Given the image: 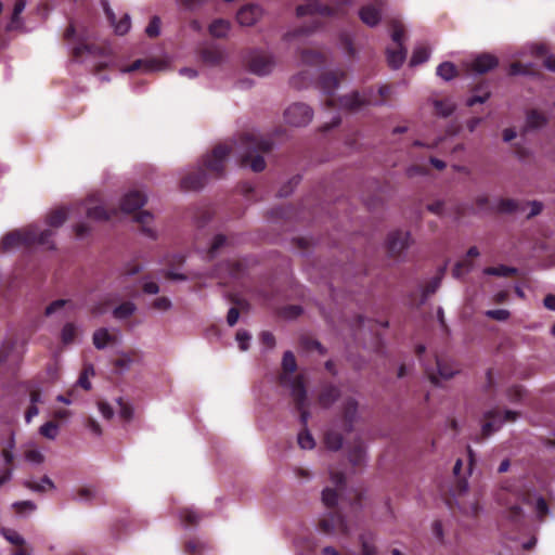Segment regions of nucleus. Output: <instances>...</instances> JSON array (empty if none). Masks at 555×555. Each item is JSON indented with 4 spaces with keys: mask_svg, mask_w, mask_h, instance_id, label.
Listing matches in <instances>:
<instances>
[{
    "mask_svg": "<svg viewBox=\"0 0 555 555\" xmlns=\"http://www.w3.org/2000/svg\"><path fill=\"white\" fill-rule=\"evenodd\" d=\"M34 237L35 236L29 232V229L11 231L3 236L1 247L3 250L18 246L29 247L34 245Z\"/></svg>",
    "mask_w": 555,
    "mask_h": 555,
    "instance_id": "9b49d317",
    "label": "nucleus"
},
{
    "mask_svg": "<svg viewBox=\"0 0 555 555\" xmlns=\"http://www.w3.org/2000/svg\"><path fill=\"white\" fill-rule=\"evenodd\" d=\"M118 405H119V415L120 417L126 421V422H129L132 416H133V409L132 406L125 402L121 398L118 399Z\"/></svg>",
    "mask_w": 555,
    "mask_h": 555,
    "instance_id": "052dcab7",
    "label": "nucleus"
},
{
    "mask_svg": "<svg viewBox=\"0 0 555 555\" xmlns=\"http://www.w3.org/2000/svg\"><path fill=\"white\" fill-rule=\"evenodd\" d=\"M67 219V211L64 208L52 210L48 217L47 222L52 228L61 227Z\"/></svg>",
    "mask_w": 555,
    "mask_h": 555,
    "instance_id": "4c0bfd02",
    "label": "nucleus"
},
{
    "mask_svg": "<svg viewBox=\"0 0 555 555\" xmlns=\"http://www.w3.org/2000/svg\"><path fill=\"white\" fill-rule=\"evenodd\" d=\"M25 7H26L25 0H16V2L14 3V8H13V12H12L10 22L7 25L8 31L18 29L23 26L21 14L25 10Z\"/></svg>",
    "mask_w": 555,
    "mask_h": 555,
    "instance_id": "5701e85b",
    "label": "nucleus"
},
{
    "mask_svg": "<svg viewBox=\"0 0 555 555\" xmlns=\"http://www.w3.org/2000/svg\"><path fill=\"white\" fill-rule=\"evenodd\" d=\"M499 64V60L489 53H482L474 59L470 64V69L477 74H486L493 68H495Z\"/></svg>",
    "mask_w": 555,
    "mask_h": 555,
    "instance_id": "dca6fc26",
    "label": "nucleus"
},
{
    "mask_svg": "<svg viewBox=\"0 0 555 555\" xmlns=\"http://www.w3.org/2000/svg\"><path fill=\"white\" fill-rule=\"evenodd\" d=\"M24 486L31 491L40 492V493L44 492L47 489L54 488L53 481L48 476H43L41 478L40 482L26 480L24 482Z\"/></svg>",
    "mask_w": 555,
    "mask_h": 555,
    "instance_id": "72a5a7b5",
    "label": "nucleus"
},
{
    "mask_svg": "<svg viewBox=\"0 0 555 555\" xmlns=\"http://www.w3.org/2000/svg\"><path fill=\"white\" fill-rule=\"evenodd\" d=\"M340 396V390L338 387L332 385V384H326L322 387L320 393H319V398H318V401H319V404L322 406V408H330L334 402L337 401V399L339 398Z\"/></svg>",
    "mask_w": 555,
    "mask_h": 555,
    "instance_id": "aec40b11",
    "label": "nucleus"
},
{
    "mask_svg": "<svg viewBox=\"0 0 555 555\" xmlns=\"http://www.w3.org/2000/svg\"><path fill=\"white\" fill-rule=\"evenodd\" d=\"M344 438L335 430H327L324 435V443L327 449L338 451L343 447Z\"/></svg>",
    "mask_w": 555,
    "mask_h": 555,
    "instance_id": "c756f323",
    "label": "nucleus"
},
{
    "mask_svg": "<svg viewBox=\"0 0 555 555\" xmlns=\"http://www.w3.org/2000/svg\"><path fill=\"white\" fill-rule=\"evenodd\" d=\"M201 60L210 66L219 65L224 57L223 51L216 46H205L199 50Z\"/></svg>",
    "mask_w": 555,
    "mask_h": 555,
    "instance_id": "6ab92c4d",
    "label": "nucleus"
},
{
    "mask_svg": "<svg viewBox=\"0 0 555 555\" xmlns=\"http://www.w3.org/2000/svg\"><path fill=\"white\" fill-rule=\"evenodd\" d=\"M227 243V236L223 235V234H217L214 240H212V243L209 247V250H208V255L210 258H214L215 255L217 254V251L223 247Z\"/></svg>",
    "mask_w": 555,
    "mask_h": 555,
    "instance_id": "6e6d98bb",
    "label": "nucleus"
},
{
    "mask_svg": "<svg viewBox=\"0 0 555 555\" xmlns=\"http://www.w3.org/2000/svg\"><path fill=\"white\" fill-rule=\"evenodd\" d=\"M319 529L325 534H331L336 530L343 534L349 533V527L343 514L338 511H331L326 513L319 520Z\"/></svg>",
    "mask_w": 555,
    "mask_h": 555,
    "instance_id": "6e6552de",
    "label": "nucleus"
},
{
    "mask_svg": "<svg viewBox=\"0 0 555 555\" xmlns=\"http://www.w3.org/2000/svg\"><path fill=\"white\" fill-rule=\"evenodd\" d=\"M444 270H446L444 268H440L438 274L436 276H434L433 279H430L426 283V285L423 287L421 304H424L430 295H433L437 292V289L440 286L442 276L444 274Z\"/></svg>",
    "mask_w": 555,
    "mask_h": 555,
    "instance_id": "393cba45",
    "label": "nucleus"
},
{
    "mask_svg": "<svg viewBox=\"0 0 555 555\" xmlns=\"http://www.w3.org/2000/svg\"><path fill=\"white\" fill-rule=\"evenodd\" d=\"M481 87H478L475 89L476 94H473L470 98L467 99V106L472 107L476 104L485 103L490 98V92L488 90H485L481 92Z\"/></svg>",
    "mask_w": 555,
    "mask_h": 555,
    "instance_id": "3c124183",
    "label": "nucleus"
},
{
    "mask_svg": "<svg viewBox=\"0 0 555 555\" xmlns=\"http://www.w3.org/2000/svg\"><path fill=\"white\" fill-rule=\"evenodd\" d=\"M117 35H125L129 31L131 21L129 14H125L118 22L115 20V25H112Z\"/></svg>",
    "mask_w": 555,
    "mask_h": 555,
    "instance_id": "5fc2aeb1",
    "label": "nucleus"
},
{
    "mask_svg": "<svg viewBox=\"0 0 555 555\" xmlns=\"http://www.w3.org/2000/svg\"><path fill=\"white\" fill-rule=\"evenodd\" d=\"M349 462L354 466H361L365 459V451L361 443L356 444L348 454Z\"/></svg>",
    "mask_w": 555,
    "mask_h": 555,
    "instance_id": "a19ab883",
    "label": "nucleus"
},
{
    "mask_svg": "<svg viewBox=\"0 0 555 555\" xmlns=\"http://www.w3.org/2000/svg\"><path fill=\"white\" fill-rule=\"evenodd\" d=\"M135 309L137 307L133 302L125 301L113 310V315L118 320H125L131 317L134 313Z\"/></svg>",
    "mask_w": 555,
    "mask_h": 555,
    "instance_id": "c9c22d12",
    "label": "nucleus"
},
{
    "mask_svg": "<svg viewBox=\"0 0 555 555\" xmlns=\"http://www.w3.org/2000/svg\"><path fill=\"white\" fill-rule=\"evenodd\" d=\"M428 59H429L428 48L425 46H420L414 49L411 60H410V65L411 66L420 65L422 63H425Z\"/></svg>",
    "mask_w": 555,
    "mask_h": 555,
    "instance_id": "37998d69",
    "label": "nucleus"
},
{
    "mask_svg": "<svg viewBox=\"0 0 555 555\" xmlns=\"http://www.w3.org/2000/svg\"><path fill=\"white\" fill-rule=\"evenodd\" d=\"M483 273L487 275H494V276H513L517 273V269L514 267H508L505 264H500L496 267H487L483 270Z\"/></svg>",
    "mask_w": 555,
    "mask_h": 555,
    "instance_id": "f704fd0d",
    "label": "nucleus"
},
{
    "mask_svg": "<svg viewBox=\"0 0 555 555\" xmlns=\"http://www.w3.org/2000/svg\"><path fill=\"white\" fill-rule=\"evenodd\" d=\"M289 386L295 406L302 408V404L307 402V390L304 377L298 375L292 378Z\"/></svg>",
    "mask_w": 555,
    "mask_h": 555,
    "instance_id": "a211bd4d",
    "label": "nucleus"
},
{
    "mask_svg": "<svg viewBox=\"0 0 555 555\" xmlns=\"http://www.w3.org/2000/svg\"><path fill=\"white\" fill-rule=\"evenodd\" d=\"M139 358L138 351H130L122 353L115 362V365L118 367H129L132 362H134Z\"/></svg>",
    "mask_w": 555,
    "mask_h": 555,
    "instance_id": "603ef678",
    "label": "nucleus"
},
{
    "mask_svg": "<svg viewBox=\"0 0 555 555\" xmlns=\"http://www.w3.org/2000/svg\"><path fill=\"white\" fill-rule=\"evenodd\" d=\"M518 208V204L516 201L511 198H502L499 201L496 207H494V211L511 214L516 211Z\"/></svg>",
    "mask_w": 555,
    "mask_h": 555,
    "instance_id": "8fccbe9b",
    "label": "nucleus"
},
{
    "mask_svg": "<svg viewBox=\"0 0 555 555\" xmlns=\"http://www.w3.org/2000/svg\"><path fill=\"white\" fill-rule=\"evenodd\" d=\"M57 431H59V425H57V423H55L53 421L44 423L39 428L40 435H42L44 438H48L51 440L56 438Z\"/></svg>",
    "mask_w": 555,
    "mask_h": 555,
    "instance_id": "09e8293b",
    "label": "nucleus"
},
{
    "mask_svg": "<svg viewBox=\"0 0 555 555\" xmlns=\"http://www.w3.org/2000/svg\"><path fill=\"white\" fill-rule=\"evenodd\" d=\"M321 26L319 20L317 17H313L311 25L309 26H301L293 31H288L284 35V40L289 41L294 38H298L300 36H306L311 33H313L315 29H318Z\"/></svg>",
    "mask_w": 555,
    "mask_h": 555,
    "instance_id": "cd10ccee",
    "label": "nucleus"
},
{
    "mask_svg": "<svg viewBox=\"0 0 555 555\" xmlns=\"http://www.w3.org/2000/svg\"><path fill=\"white\" fill-rule=\"evenodd\" d=\"M282 367L285 374H293L297 370L296 359L292 351L284 352Z\"/></svg>",
    "mask_w": 555,
    "mask_h": 555,
    "instance_id": "de8ad7c7",
    "label": "nucleus"
},
{
    "mask_svg": "<svg viewBox=\"0 0 555 555\" xmlns=\"http://www.w3.org/2000/svg\"><path fill=\"white\" fill-rule=\"evenodd\" d=\"M525 389L521 386H513L507 389L506 396L511 402H518L522 399Z\"/></svg>",
    "mask_w": 555,
    "mask_h": 555,
    "instance_id": "0e129e2a",
    "label": "nucleus"
},
{
    "mask_svg": "<svg viewBox=\"0 0 555 555\" xmlns=\"http://www.w3.org/2000/svg\"><path fill=\"white\" fill-rule=\"evenodd\" d=\"M313 117V111L304 103H294L284 113L285 121L295 127L307 126Z\"/></svg>",
    "mask_w": 555,
    "mask_h": 555,
    "instance_id": "0eeeda50",
    "label": "nucleus"
},
{
    "mask_svg": "<svg viewBox=\"0 0 555 555\" xmlns=\"http://www.w3.org/2000/svg\"><path fill=\"white\" fill-rule=\"evenodd\" d=\"M391 39L392 41L397 44V46H403L402 44V40H403V37H404V27L403 25L398 22V21H393L392 24H391Z\"/></svg>",
    "mask_w": 555,
    "mask_h": 555,
    "instance_id": "864d4df0",
    "label": "nucleus"
},
{
    "mask_svg": "<svg viewBox=\"0 0 555 555\" xmlns=\"http://www.w3.org/2000/svg\"><path fill=\"white\" fill-rule=\"evenodd\" d=\"M98 48L93 44L79 43L73 48L72 55L74 60H79L83 54H95Z\"/></svg>",
    "mask_w": 555,
    "mask_h": 555,
    "instance_id": "a18cd8bd",
    "label": "nucleus"
},
{
    "mask_svg": "<svg viewBox=\"0 0 555 555\" xmlns=\"http://www.w3.org/2000/svg\"><path fill=\"white\" fill-rule=\"evenodd\" d=\"M146 203V196L140 191H131L125 194L120 201V209L130 214L140 209Z\"/></svg>",
    "mask_w": 555,
    "mask_h": 555,
    "instance_id": "4468645a",
    "label": "nucleus"
},
{
    "mask_svg": "<svg viewBox=\"0 0 555 555\" xmlns=\"http://www.w3.org/2000/svg\"><path fill=\"white\" fill-rule=\"evenodd\" d=\"M297 441L299 447L305 450H311L315 446V441L308 428H302V430L298 434Z\"/></svg>",
    "mask_w": 555,
    "mask_h": 555,
    "instance_id": "c03bdc74",
    "label": "nucleus"
},
{
    "mask_svg": "<svg viewBox=\"0 0 555 555\" xmlns=\"http://www.w3.org/2000/svg\"><path fill=\"white\" fill-rule=\"evenodd\" d=\"M231 151L232 147L230 145H216L209 154L203 156L201 165L196 170L189 172L181 179V188L185 191H197L204 188L208 177L216 179L223 177Z\"/></svg>",
    "mask_w": 555,
    "mask_h": 555,
    "instance_id": "f257e3e1",
    "label": "nucleus"
},
{
    "mask_svg": "<svg viewBox=\"0 0 555 555\" xmlns=\"http://www.w3.org/2000/svg\"><path fill=\"white\" fill-rule=\"evenodd\" d=\"M114 340V337L104 327L96 330L93 333V345L98 349L105 348L109 343Z\"/></svg>",
    "mask_w": 555,
    "mask_h": 555,
    "instance_id": "2f4dec72",
    "label": "nucleus"
},
{
    "mask_svg": "<svg viewBox=\"0 0 555 555\" xmlns=\"http://www.w3.org/2000/svg\"><path fill=\"white\" fill-rule=\"evenodd\" d=\"M160 68V64L156 60H135L132 64L125 67L122 72L131 73L135 70L154 72Z\"/></svg>",
    "mask_w": 555,
    "mask_h": 555,
    "instance_id": "b1692460",
    "label": "nucleus"
},
{
    "mask_svg": "<svg viewBox=\"0 0 555 555\" xmlns=\"http://www.w3.org/2000/svg\"><path fill=\"white\" fill-rule=\"evenodd\" d=\"M508 75H535V69L532 64H524L521 62H514L509 65Z\"/></svg>",
    "mask_w": 555,
    "mask_h": 555,
    "instance_id": "58836bf2",
    "label": "nucleus"
},
{
    "mask_svg": "<svg viewBox=\"0 0 555 555\" xmlns=\"http://www.w3.org/2000/svg\"><path fill=\"white\" fill-rule=\"evenodd\" d=\"M135 221L141 225V231L143 234L151 238H156L155 231L150 227V223L153 221V215L146 210L140 211L135 216Z\"/></svg>",
    "mask_w": 555,
    "mask_h": 555,
    "instance_id": "a878e982",
    "label": "nucleus"
},
{
    "mask_svg": "<svg viewBox=\"0 0 555 555\" xmlns=\"http://www.w3.org/2000/svg\"><path fill=\"white\" fill-rule=\"evenodd\" d=\"M359 17L369 27H375L382 20V8L377 4H366L359 10Z\"/></svg>",
    "mask_w": 555,
    "mask_h": 555,
    "instance_id": "f3484780",
    "label": "nucleus"
},
{
    "mask_svg": "<svg viewBox=\"0 0 555 555\" xmlns=\"http://www.w3.org/2000/svg\"><path fill=\"white\" fill-rule=\"evenodd\" d=\"M76 326L73 323H66L62 330V341L67 345L75 340Z\"/></svg>",
    "mask_w": 555,
    "mask_h": 555,
    "instance_id": "4d7b16f0",
    "label": "nucleus"
},
{
    "mask_svg": "<svg viewBox=\"0 0 555 555\" xmlns=\"http://www.w3.org/2000/svg\"><path fill=\"white\" fill-rule=\"evenodd\" d=\"M391 94V87L388 85L382 86L378 89V98L373 95V91L366 90L362 93L354 91L350 95H345L339 99L343 107L349 111H357L365 105H383Z\"/></svg>",
    "mask_w": 555,
    "mask_h": 555,
    "instance_id": "20e7f679",
    "label": "nucleus"
},
{
    "mask_svg": "<svg viewBox=\"0 0 555 555\" xmlns=\"http://www.w3.org/2000/svg\"><path fill=\"white\" fill-rule=\"evenodd\" d=\"M230 30V23L224 20H216L209 26V33L212 37L224 38Z\"/></svg>",
    "mask_w": 555,
    "mask_h": 555,
    "instance_id": "473e14b6",
    "label": "nucleus"
},
{
    "mask_svg": "<svg viewBox=\"0 0 555 555\" xmlns=\"http://www.w3.org/2000/svg\"><path fill=\"white\" fill-rule=\"evenodd\" d=\"M262 15V9L258 4H247L242 7L237 14L236 20L243 26L254 25Z\"/></svg>",
    "mask_w": 555,
    "mask_h": 555,
    "instance_id": "2eb2a0df",
    "label": "nucleus"
},
{
    "mask_svg": "<svg viewBox=\"0 0 555 555\" xmlns=\"http://www.w3.org/2000/svg\"><path fill=\"white\" fill-rule=\"evenodd\" d=\"M300 60L306 65H321L325 62L324 55L315 50H300Z\"/></svg>",
    "mask_w": 555,
    "mask_h": 555,
    "instance_id": "bb28decb",
    "label": "nucleus"
},
{
    "mask_svg": "<svg viewBox=\"0 0 555 555\" xmlns=\"http://www.w3.org/2000/svg\"><path fill=\"white\" fill-rule=\"evenodd\" d=\"M297 16L301 17L305 15H321V16H336L346 14V11L341 7H331L321 3L319 0H311L306 4H300L296 8Z\"/></svg>",
    "mask_w": 555,
    "mask_h": 555,
    "instance_id": "423d86ee",
    "label": "nucleus"
},
{
    "mask_svg": "<svg viewBox=\"0 0 555 555\" xmlns=\"http://www.w3.org/2000/svg\"><path fill=\"white\" fill-rule=\"evenodd\" d=\"M437 75L449 81L457 76V68L451 62H443L437 67Z\"/></svg>",
    "mask_w": 555,
    "mask_h": 555,
    "instance_id": "e433bc0d",
    "label": "nucleus"
},
{
    "mask_svg": "<svg viewBox=\"0 0 555 555\" xmlns=\"http://www.w3.org/2000/svg\"><path fill=\"white\" fill-rule=\"evenodd\" d=\"M358 401L352 398L348 397L341 405V421H343V427L344 430L349 434L353 430L354 423L357 422L358 417Z\"/></svg>",
    "mask_w": 555,
    "mask_h": 555,
    "instance_id": "ddd939ff",
    "label": "nucleus"
},
{
    "mask_svg": "<svg viewBox=\"0 0 555 555\" xmlns=\"http://www.w3.org/2000/svg\"><path fill=\"white\" fill-rule=\"evenodd\" d=\"M346 77V73L339 72H327L321 75L319 79V86L321 90L327 95L325 101L327 107L334 106V99L332 95L335 90L339 87L340 81Z\"/></svg>",
    "mask_w": 555,
    "mask_h": 555,
    "instance_id": "1a4fd4ad",
    "label": "nucleus"
},
{
    "mask_svg": "<svg viewBox=\"0 0 555 555\" xmlns=\"http://www.w3.org/2000/svg\"><path fill=\"white\" fill-rule=\"evenodd\" d=\"M434 105H435L436 114L439 116H442V117L450 116L455 109L454 103H452L448 99L437 100V101H435Z\"/></svg>",
    "mask_w": 555,
    "mask_h": 555,
    "instance_id": "79ce46f5",
    "label": "nucleus"
},
{
    "mask_svg": "<svg viewBox=\"0 0 555 555\" xmlns=\"http://www.w3.org/2000/svg\"><path fill=\"white\" fill-rule=\"evenodd\" d=\"M29 232H31L34 234V245L35 244H38V245H44L47 246L48 248H54V244L52 242H50V238L53 236L54 232L52 230H43L41 232H38L36 229L34 228H29Z\"/></svg>",
    "mask_w": 555,
    "mask_h": 555,
    "instance_id": "c85d7f7f",
    "label": "nucleus"
},
{
    "mask_svg": "<svg viewBox=\"0 0 555 555\" xmlns=\"http://www.w3.org/2000/svg\"><path fill=\"white\" fill-rule=\"evenodd\" d=\"M548 119L546 115L538 109H530L527 112L526 126L529 129H539L547 125Z\"/></svg>",
    "mask_w": 555,
    "mask_h": 555,
    "instance_id": "412c9836",
    "label": "nucleus"
},
{
    "mask_svg": "<svg viewBox=\"0 0 555 555\" xmlns=\"http://www.w3.org/2000/svg\"><path fill=\"white\" fill-rule=\"evenodd\" d=\"M115 215V210L107 211L103 206H94L87 209L88 218L93 220H109Z\"/></svg>",
    "mask_w": 555,
    "mask_h": 555,
    "instance_id": "7c9ffc66",
    "label": "nucleus"
},
{
    "mask_svg": "<svg viewBox=\"0 0 555 555\" xmlns=\"http://www.w3.org/2000/svg\"><path fill=\"white\" fill-rule=\"evenodd\" d=\"M548 504L544 498L539 496L535 501V513L539 520H543L548 515Z\"/></svg>",
    "mask_w": 555,
    "mask_h": 555,
    "instance_id": "bf43d9fd",
    "label": "nucleus"
},
{
    "mask_svg": "<svg viewBox=\"0 0 555 555\" xmlns=\"http://www.w3.org/2000/svg\"><path fill=\"white\" fill-rule=\"evenodd\" d=\"M340 43L349 56H354L356 49L353 47V40L349 34H347V33L340 34Z\"/></svg>",
    "mask_w": 555,
    "mask_h": 555,
    "instance_id": "680f3d73",
    "label": "nucleus"
},
{
    "mask_svg": "<svg viewBox=\"0 0 555 555\" xmlns=\"http://www.w3.org/2000/svg\"><path fill=\"white\" fill-rule=\"evenodd\" d=\"M179 517L185 526H195L201 520V515L196 511L186 507L180 509Z\"/></svg>",
    "mask_w": 555,
    "mask_h": 555,
    "instance_id": "ea45409f",
    "label": "nucleus"
},
{
    "mask_svg": "<svg viewBox=\"0 0 555 555\" xmlns=\"http://www.w3.org/2000/svg\"><path fill=\"white\" fill-rule=\"evenodd\" d=\"M530 494L513 488L507 482L503 483L496 493L500 505L505 506L504 517L515 526H519L524 518L520 503H529Z\"/></svg>",
    "mask_w": 555,
    "mask_h": 555,
    "instance_id": "7ed1b4c3",
    "label": "nucleus"
},
{
    "mask_svg": "<svg viewBox=\"0 0 555 555\" xmlns=\"http://www.w3.org/2000/svg\"><path fill=\"white\" fill-rule=\"evenodd\" d=\"M485 314L489 319L496 320V321H506L511 315L509 311L506 309L487 310L485 312Z\"/></svg>",
    "mask_w": 555,
    "mask_h": 555,
    "instance_id": "e2e57ef3",
    "label": "nucleus"
},
{
    "mask_svg": "<svg viewBox=\"0 0 555 555\" xmlns=\"http://www.w3.org/2000/svg\"><path fill=\"white\" fill-rule=\"evenodd\" d=\"M298 183H299V177H294L293 179H291L285 185H283L279 190L278 196L279 197H286V196H288L294 191V188Z\"/></svg>",
    "mask_w": 555,
    "mask_h": 555,
    "instance_id": "69168bd1",
    "label": "nucleus"
},
{
    "mask_svg": "<svg viewBox=\"0 0 555 555\" xmlns=\"http://www.w3.org/2000/svg\"><path fill=\"white\" fill-rule=\"evenodd\" d=\"M410 243V233L397 230L390 232L387 236L386 247L390 256H399Z\"/></svg>",
    "mask_w": 555,
    "mask_h": 555,
    "instance_id": "f8f14e48",
    "label": "nucleus"
},
{
    "mask_svg": "<svg viewBox=\"0 0 555 555\" xmlns=\"http://www.w3.org/2000/svg\"><path fill=\"white\" fill-rule=\"evenodd\" d=\"M251 336L246 331H238L236 333V340L238 343L240 349L245 351L248 349V341L250 340Z\"/></svg>",
    "mask_w": 555,
    "mask_h": 555,
    "instance_id": "338daca9",
    "label": "nucleus"
},
{
    "mask_svg": "<svg viewBox=\"0 0 555 555\" xmlns=\"http://www.w3.org/2000/svg\"><path fill=\"white\" fill-rule=\"evenodd\" d=\"M338 493L337 490L325 488L322 491V502L327 508H334L337 505Z\"/></svg>",
    "mask_w": 555,
    "mask_h": 555,
    "instance_id": "49530a36",
    "label": "nucleus"
},
{
    "mask_svg": "<svg viewBox=\"0 0 555 555\" xmlns=\"http://www.w3.org/2000/svg\"><path fill=\"white\" fill-rule=\"evenodd\" d=\"M202 548H203V544L198 540H195V539L189 540L184 545L185 553H188V554L196 555L197 553H201Z\"/></svg>",
    "mask_w": 555,
    "mask_h": 555,
    "instance_id": "774afa93",
    "label": "nucleus"
},
{
    "mask_svg": "<svg viewBox=\"0 0 555 555\" xmlns=\"http://www.w3.org/2000/svg\"><path fill=\"white\" fill-rule=\"evenodd\" d=\"M519 413L511 410H506L504 415L498 409H493L487 411L483 415V424L481 427V436L482 438H488L495 431H498L503 423L505 422H514L518 418Z\"/></svg>",
    "mask_w": 555,
    "mask_h": 555,
    "instance_id": "39448f33",
    "label": "nucleus"
},
{
    "mask_svg": "<svg viewBox=\"0 0 555 555\" xmlns=\"http://www.w3.org/2000/svg\"><path fill=\"white\" fill-rule=\"evenodd\" d=\"M160 33V20L158 16H153L149 23V25L145 28V34L151 37L155 38Z\"/></svg>",
    "mask_w": 555,
    "mask_h": 555,
    "instance_id": "13d9d810",
    "label": "nucleus"
},
{
    "mask_svg": "<svg viewBox=\"0 0 555 555\" xmlns=\"http://www.w3.org/2000/svg\"><path fill=\"white\" fill-rule=\"evenodd\" d=\"M273 143L270 139L255 133L241 135L237 151L240 153L238 164L241 167H250L255 172H261L266 168L262 156L272 150Z\"/></svg>",
    "mask_w": 555,
    "mask_h": 555,
    "instance_id": "f03ea898",
    "label": "nucleus"
},
{
    "mask_svg": "<svg viewBox=\"0 0 555 555\" xmlns=\"http://www.w3.org/2000/svg\"><path fill=\"white\" fill-rule=\"evenodd\" d=\"M275 65L273 56L262 51H255L248 60V67L253 74L266 76L270 74Z\"/></svg>",
    "mask_w": 555,
    "mask_h": 555,
    "instance_id": "9d476101",
    "label": "nucleus"
},
{
    "mask_svg": "<svg viewBox=\"0 0 555 555\" xmlns=\"http://www.w3.org/2000/svg\"><path fill=\"white\" fill-rule=\"evenodd\" d=\"M406 57V50L403 46H398L397 49H387V63L392 69L401 67Z\"/></svg>",
    "mask_w": 555,
    "mask_h": 555,
    "instance_id": "4be33fe9",
    "label": "nucleus"
}]
</instances>
